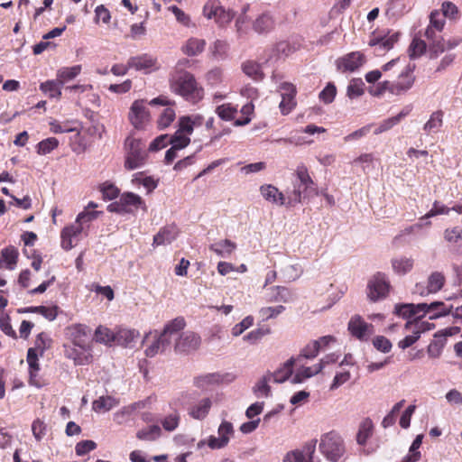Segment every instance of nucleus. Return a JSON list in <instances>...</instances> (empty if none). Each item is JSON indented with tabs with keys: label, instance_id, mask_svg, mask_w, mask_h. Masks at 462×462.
Listing matches in <instances>:
<instances>
[{
	"label": "nucleus",
	"instance_id": "f257e3e1",
	"mask_svg": "<svg viewBox=\"0 0 462 462\" xmlns=\"http://www.w3.org/2000/svg\"><path fill=\"white\" fill-rule=\"evenodd\" d=\"M170 88L171 92L193 104L198 103L204 96V90L194 76L185 70H176L171 75Z\"/></svg>",
	"mask_w": 462,
	"mask_h": 462
},
{
	"label": "nucleus",
	"instance_id": "f03ea898",
	"mask_svg": "<svg viewBox=\"0 0 462 462\" xmlns=\"http://www.w3.org/2000/svg\"><path fill=\"white\" fill-rule=\"evenodd\" d=\"M185 326L186 322L183 318H176L167 323L160 334L155 331L153 342L145 349L146 356L153 357L171 349L172 337H175L177 333L181 331Z\"/></svg>",
	"mask_w": 462,
	"mask_h": 462
},
{
	"label": "nucleus",
	"instance_id": "7ed1b4c3",
	"mask_svg": "<svg viewBox=\"0 0 462 462\" xmlns=\"http://www.w3.org/2000/svg\"><path fill=\"white\" fill-rule=\"evenodd\" d=\"M452 306H447L442 301H434L430 304L427 303H408L395 306V313L403 318H411L421 314H430V319H436L451 312Z\"/></svg>",
	"mask_w": 462,
	"mask_h": 462
},
{
	"label": "nucleus",
	"instance_id": "20e7f679",
	"mask_svg": "<svg viewBox=\"0 0 462 462\" xmlns=\"http://www.w3.org/2000/svg\"><path fill=\"white\" fill-rule=\"evenodd\" d=\"M313 185L314 182L306 166H298L292 180V189L287 191L288 205L294 206L301 202L302 199L307 196L308 191L312 189Z\"/></svg>",
	"mask_w": 462,
	"mask_h": 462
},
{
	"label": "nucleus",
	"instance_id": "39448f33",
	"mask_svg": "<svg viewBox=\"0 0 462 462\" xmlns=\"http://www.w3.org/2000/svg\"><path fill=\"white\" fill-rule=\"evenodd\" d=\"M202 124V116H183L178 120V128L172 135H169L170 143L175 148H185L190 143V135L194 127Z\"/></svg>",
	"mask_w": 462,
	"mask_h": 462
},
{
	"label": "nucleus",
	"instance_id": "423d86ee",
	"mask_svg": "<svg viewBox=\"0 0 462 462\" xmlns=\"http://www.w3.org/2000/svg\"><path fill=\"white\" fill-rule=\"evenodd\" d=\"M125 167L133 171L144 165L147 158L145 144L140 139L129 136L125 142Z\"/></svg>",
	"mask_w": 462,
	"mask_h": 462
},
{
	"label": "nucleus",
	"instance_id": "0eeeda50",
	"mask_svg": "<svg viewBox=\"0 0 462 462\" xmlns=\"http://www.w3.org/2000/svg\"><path fill=\"white\" fill-rule=\"evenodd\" d=\"M319 450L327 459L336 462L346 451L344 439L334 430L325 433L320 438Z\"/></svg>",
	"mask_w": 462,
	"mask_h": 462
},
{
	"label": "nucleus",
	"instance_id": "6e6552de",
	"mask_svg": "<svg viewBox=\"0 0 462 462\" xmlns=\"http://www.w3.org/2000/svg\"><path fill=\"white\" fill-rule=\"evenodd\" d=\"M217 435V437L209 436L207 440H199L197 443V448L201 449L205 445H208L211 449H220L226 447L234 435L233 424L227 420H223L218 426Z\"/></svg>",
	"mask_w": 462,
	"mask_h": 462
},
{
	"label": "nucleus",
	"instance_id": "1a4fd4ad",
	"mask_svg": "<svg viewBox=\"0 0 462 462\" xmlns=\"http://www.w3.org/2000/svg\"><path fill=\"white\" fill-rule=\"evenodd\" d=\"M149 105L150 106H165V108H163L158 118H157V126L159 129L161 130H164L166 129L167 127H169L171 123L174 122V120L176 119V112H175V109H174V106H175V101L170 99L168 97L166 96H159L153 99H152L150 102H149Z\"/></svg>",
	"mask_w": 462,
	"mask_h": 462
},
{
	"label": "nucleus",
	"instance_id": "9d476101",
	"mask_svg": "<svg viewBox=\"0 0 462 462\" xmlns=\"http://www.w3.org/2000/svg\"><path fill=\"white\" fill-rule=\"evenodd\" d=\"M415 64H408L400 73L396 81H384V87L390 88V93L395 96L406 93L414 84L413 71Z\"/></svg>",
	"mask_w": 462,
	"mask_h": 462
},
{
	"label": "nucleus",
	"instance_id": "9b49d317",
	"mask_svg": "<svg viewBox=\"0 0 462 462\" xmlns=\"http://www.w3.org/2000/svg\"><path fill=\"white\" fill-rule=\"evenodd\" d=\"M390 289L389 281L384 273H377L368 282L366 293L371 301H378L384 299Z\"/></svg>",
	"mask_w": 462,
	"mask_h": 462
},
{
	"label": "nucleus",
	"instance_id": "f8f14e48",
	"mask_svg": "<svg viewBox=\"0 0 462 462\" xmlns=\"http://www.w3.org/2000/svg\"><path fill=\"white\" fill-rule=\"evenodd\" d=\"M128 118L135 129H145L151 121V115L143 99L133 102L130 107Z\"/></svg>",
	"mask_w": 462,
	"mask_h": 462
},
{
	"label": "nucleus",
	"instance_id": "ddd939ff",
	"mask_svg": "<svg viewBox=\"0 0 462 462\" xmlns=\"http://www.w3.org/2000/svg\"><path fill=\"white\" fill-rule=\"evenodd\" d=\"M172 340L175 341L174 349L179 353L196 350L201 343L200 337L193 331H179Z\"/></svg>",
	"mask_w": 462,
	"mask_h": 462
},
{
	"label": "nucleus",
	"instance_id": "4468645a",
	"mask_svg": "<svg viewBox=\"0 0 462 462\" xmlns=\"http://www.w3.org/2000/svg\"><path fill=\"white\" fill-rule=\"evenodd\" d=\"M143 200L140 196L134 193H125L123 194L118 201L113 202L108 205L107 209L110 212L116 213H129L132 211V208H137Z\"/></svg>",
	"mask_w": 462,
	"mask_h": 462
},
{
	"label": "nucleus",
	"instance_id": "2eb2a0df",
	"mask_svg": "<svg viewBox=\"0 0 462 462\" xmlns=\"http://www.w3.org/2000/svg\"><path fill=\"white\" fill-rule=\"evenodd\" d=\"M316 439L309 441L301 449L287 453L282 462H312V456L316 451Z\"/></svg>",
	"mask_w": 462,
	"mask_h": 462
},
{
	"label": "nucleus",
	"instance_id": "dca6fc26",
	"mask_svg": "<svg viewBox=\"0 0 462 462\" xmlns=\"http://www.w3.org/2000/svg\"><path fill=\"white\" fill-rule=\"evenodd\" d=\"M348 330L353 337L360 340H365L374 333V327L365 322L360 316L356 315L349 320Z\"/></svg>",
	"mask_w": 462,
	"mask_h": 462
},
{
	"label": "nucleus",
	"instance_id": "f3484780",
	"mask_svg": "<svg viewBox=\"0 0 462 462\" xmlns=\"http://www.w3.org/2000/svg\"><path fill=\"white\" fill-rule=\"evenodd\" d=\"M84 226L82 223L78 222L76 218L75 222L61 231V246L65 250H70L74 247V242H77L78 236L83 232Z\"/></svg>",
	"mask_w": 462,
	"mask_h": 462
},
{
	"label": "nucleus",
	"instance_id": "a211bd4d",
	"mask_svg": "<svg viewBox=\"0 0 462 462\" xmlns=\"http://www.w3.org/2000/svg\"><path fill=\"white\" fill-rule=\"evenodd\" d=\"M399 40V33L393 32L387 35H377L373 33L370 37L368 44L376 47V51L384 52L391 50L394 43Z\"/></svg>",
	"mask_w": 462,
	"mask_h": 462
},
{
	"label": "nucleus",
	"instance_id": "6ab92c4d",
	"mask_svg": "<svg viewBox=\"0 0 462 462\" xmlns=\"http://www.w3.org/2000/svg\"><path fill=\"white\" fill-rule=\"evenodd\" d=\"M128 67L149 73L153 69H157L158 64L155 58L148 54H143L130 58L128 60Z\"/></svg>",
	"mask_w": 462,
	"mask_h": 462
},
{
	"label": "nucleus",
	"instance_id": "aec40b11",
	"mask_svg": "<svg viewBox=\"0 0 462 462\" xmlns=\"http://www.w3.org/2000/svg\"><path fill=\"white\" fill-rule=\"evenodd\" d=\"M365 62L364 55L359 51L351 52L337 60V69L341 71L353 72Z\"/></svg>",
	"mask_w": 462,
	"mask_h": 462
},
{
	"label": "nucleus",
	"instance_id": "412c9836",
	"mask_svg": "<svg viewBox=\"0 0 462 462\" xmlns=\"http://www.w3.org/2000/svg\"><path fill=\"white\" fill-rule=\"evenodd\" d=\"M64 355L67 358L74 361L76 365H84L90 360V354L87 350V346L79 347L73 346H64Z\"/></svg>",
	"mask_w": 462,
	"mask_h": 462
},
{
	"label": "nucleus",
	"instance_id": "4be33fe9",
	"mask_svg": "<svg viewBox=\"0 0 462 462\" xmlns=\"http://www.w3.org/2000/svg\"><path fill=\"white\" fill-rule=\"evenodd\" d=\"M445 283V276L443 273L439 272L432 273L428 278V283L426 291L421 290L422 286L420 284L416 285V292L424 296L430 293H436L440 291Z\"/></svg>",
	"mask_w": 462,
	"mask_h": 462
},
{
	"label": "nucleus",
	"instance_id": "5701e85b",
	"mask_svg": "<svg viewBox=\"0 0 462 462\" xmlns=\"http://www.w3.org/2000/svg\"><path fill=\"white\" fill-rule=\"evenodd\" d=\"M260 193L263 198L273 204H277L280 206L288 205L287 196H285L282 192L279 191V189L271 185L264 184L260 187Z\"/></svg>",
	"mask_w": 462,
	"mask_h": 462
},
{
	"label": "nucleus",
	"instance_id": "b1692460",
	"mask_svg": "<svg viewBox=\"0 0 462 462\" xmlns=\"http://www.w3.org/2000/svg\"><path fill=\"white\" fill-rule=\"evenodd\" d=\"M296 358L291 357L279 366L273 373H268L273 379V383H282L288 380L293 372V365L296 363Z\"/></svg>",
	"mask_w": 462,
	"mask_h": 462
},
{
	"label": "nucleus",
	"instance_id": "393cba45",
	"mask_svg": "<svg viewBox=\"0 0 462 462\" xmlns=\"http://www.w3.org/2000/svg\"><path fill=\"white\" fill-rule=\"evenodd\" d=\"M18 250L14 246H8L0 252V268L13 271L17 264Z\"/></svg>",
	"mask_w": 462,
	"mask_h": 462
},
{
	"label": "nucleus",
	"instance_id": "a878e982",
	"mask_svg": "<svg viewBox=\"0 0 462 462\" xmlns=\"http://www.w3.org/2000/svg\"><path fill=\"white\" fill-rule=\"evenodd\" d=\"M178 236L176 226H166L162 227L153 237V245H165L172 243Z\"/></svg>",
	"mask_w": 462,
	"mask_h": 462
},
{
	"label": "nucleus",
	"instance_id": "bb28decb",
	"mask_svg": "<svg viewBox=\"0 0 462 462\" xmlns=\"http://www.w3.org/2000/svg\"><path fill=\"white\" fill-rule=\"evenodd\" d=\"M68 330L73 345L79 347L87 346V337L89 332L88 327L77 324L69 327Z\"/></svg>",
	"mask_w": 462,
	"mask_h": 462
},
{
	"label": "nucleus",
	"instance_id": "cd10ccee",
	"mask_svg": "<svg viewBox=\"0 0 462 462\" xmlns=\"http://www.w3.org/2000/svg\"><path fill=\"white\" fill-rule=\"evenodd\" d=\"M266 297L267 300L270 302L288 303L293 300V294L291 291L283 286L272 287Z\"/></svg>",
	"mask_w": 462,
	"mask_h": 462
},
{
	"label": "nucleus",
	"instance_id": "c85d7f7f",
	"mask_svg": "<svg viewBox=\"0 0 462 462\" xmlns=\"http://www.w3.org/2000/svg\"><path fill=\"white\" fill-rule=\"evenodd\" d=\"M206 47V41L199 38L191 37L186 41L181 47L184 54L189 57L198 56L201 54Z\"/></svg>",
	"mask_w": 462,
	"mask_h": 462
},
{
	"label": "nucleus",
	"instance_id": "c756f323",
	"mask_svg": "<svg viewBox=\"0 0 462 462\" xmlns=\"http://www.w3.org/2000/svg\"><path fill=\"white\" fill-rule=\"evenodd\" d=\"M204 15L211 19L218 14H225L224 21H231L233 18V14L229 12H226L221 5L218 0H208L203 7Z\"/></svg>",
	"mask_w": 462,
	"mask_h": 462
},
{
	"label": "nucleus",
	"instance_id": "7c9ffc66",
	"mask_svg": "<svg viewBox=\"0 0 462 462\" xmlns=\"http://www.w3.org/2000/svg\"><path fill=\"white\" fill-rule=\"evenodd\" d=\"M211 406V400L209 398H203L189 409V414L195 420H204L208 416Z\"/></svg>",
	"mask_w": 462,
	"mask_h": 462
},
{
	"label": "nucleus",
	"instance_id": "2f4dec72",
	"mask_svg": "<svg viewBox=\"0 0 462 462\" xmlns=\"http://www.w3.org/2000/svg\"><path fill=\"white\" fill-rule=\"evenodd\" d=\"M138 337L139 332L135 329L121 328L116 333L115 343L125 347H133Z\"/></svg>",
	"mask_w": 462,
	"mask_h": 462
},
{
	"label": "nucleus",
	"instance_id": "473e14b6",
	"mask_svg": "<svg viewBox=\"0 0 462 462\" xmlns=\"http://www.w3.org/2000/svg\"><path fill=\"white\" fill-rule=\"evenodd\" d=\"M420 314L409 318L411 320L405 324V329L415 331L418 335L430 331L434 328V324L420 319Z\"/></svg>",
	"mask_w": 462,
	"mask_h": 462
},
{
	"label": "nucleus",
	"instance_id": "72a5a7b5",
	"mask_svg": "<svg viewBox=\"0 0 462 462\" xmlns=\"http://www.w3.org/2000/svg\"><path fill=\"white\" fill-rule=\"evenodd\" d=\"M321 372V366L320 365H312V366H302L299 369H297L295 374L291 377V383H302L307 379L318 374Z\"/></svg>",
	"mask_w": 462,
	"mask_h": 462
},
{
	"label": "nucleus",
	"instance_id": "f704fd0d",
	"mask_svg": "<svg viewBox=\"0 0 462 462\" xmlns=\"http://www.w3.org/2000/svg\"><path fill=\"white\" fill-rule=\"evenodd\" d=\"M146 405V401H139L133 402L127 406L123 407L120 411L115 413L114 420L116 423L122 424L125 421V417H129L138 410L143 409Z\"/></svg>",
	"mask_w": 462,
	"mask_h": 462
},
{
	"label": "nucleus",
	"instance_id": "c9c22d12",
	"mask_svg": "<svg viewBox=\"0 0 462 462\" xmlns=\"http://www.w3.org/2000/svg\"><path fill=\"white\" fill-rule=\"evenodd\" d=\"M236 248V245L231 240L225 239L212 244L209 249L222 258L229 257Z\"/></svg>",
	"mask_w": 462,
	"mask_h": 462
},
{
	"label": "nucleus",
	"instance_id": "e433bc0d",
	"mask_svg": "<svg viewBox=\"0 0 462 462\" xmlns=\"http://www.w3.org/2000/svg\"><path fill=\"white\" fill-rule=\"evenodd\" d=\"M391 263L393 272L399 275L410 273L414 265V260L405 256L393 258Z\"/></svg>",
	"mask_w": 462,
	"mask_h": 462
},
{
	"label": "nucleus",
	"instance_id": "4c0bfd02",
	"mask_svg": "<svg viewBox=\"0 0 462 462\" xmlns=\"http://www.w3.org/2000/svg\"><path fill=\"white\" fill-rule=\"evenodd\" d=\"M81 69V65L62 67L57 71V79L63 86L66 82H69L77 78L80 74Z\"/></svg>",
	"mask_w": 462,
	"mask_h": 462
},
{
	"label": "nucleus",
	"instance_id": "58836bf2",
	"mask_svg": "<svg viewBox=\"0 0 462 462\" xmlns=\"http://www.w3.org/2000/svg\"><path fill=\"white\" fill-rule=\"evenodd\" d=\"M62 85L56 79L55 80H47L40 85V89L50 98L60 99L61 97Z\"/></svg>",
	"mask_w": 462,
	"mask_h": 462
},
{
	"label": "nucleus",
	"instance_id": "ea45409f",
	"mask_svg": "<svg viewBox=\"0 0 462 462\" xmlns=\"http://www.w3.org/2000/svg\"><path fill=\"white\" fill-rule=\"evenodd\" d=\"M374 430L373 421L370 419L364 420L359 426L358 432L356 434V442L360 446L366 444L368 439L372 436Z\"/></svg>",
	"mask_w": 462,
	"mask_h": 462
},
{
	"label": "nucleus",
	"instance_id": "a19ab883",
	"mask_svg": "<svg viewBox=\"0 0 462 462\" xmlns=\"http://www.w3.org/2000/svg\"><path fill=\"white\" fill-rule=\"evenodd\" d=\"M118 404V401L112 396H101L92 403V409L97 412L108 411Z\"/></svg>",
	"mask_w": 462,
	"mask_h": 462
},
{
	"label": "nucleus",
	"instance_id": "79ce46f5",
	"mask_svg": "<svg viewBox=\"0 0 462 462\" xmlns=\"http://www.w3.org/2000/svg\"><path fill=\"white\" fill-rule=\"evenodd\" d=\"M273 382L272 377L269 374H266L262 378L258 380V382L254 386V393L259 398L268 397L270 395V386L269 383Z\"/></svg>",
	"mask_w": 462,
	"mask_h": 462
},
{
	"label": "nucleus",
	"instance_id": "37998d69",
	"mask_svg": "<svg viewBox=\"0 0 462 462\" xmlns=\"http://www.w3.org/2000/svg\"><path fill=\"white\" fill-rule=\"evenodd\" d=\"M443 124V113L441 111L433 112L430 119L424 125V130L428 134L437 133Z\"/></svg>",
	"mask_w": 462,
	"mask_h": 462
},
{
	"label": "nucleus",
	"instance_id": "c03bdc74",
	"mask_svg": "<svg viewBox=\"0 0 462 462\" xmlns=\"http://www.w3.org/2000/svg\"><path fill=\"white\" fill-rule=\"evenodd\" d=\"M161 433L162 430L158 425H152L138 430L136 438L141 440L153 441L161 436Z\"/></svg>",
	"mask_w": 462,
	"mask_h": 462
},
{
	"label": "nucleus",
	"instance_id": "a18cd8bd",
	"mask_svg": "<svg viewBox=\"0 0 462 462\" xmlns=\"http://www.w3.org/2000/svg\"><path fill=\"white\" fill-rule=\"evenodd\" d=\"M242 69L245 75L252 78L254 80H262L263 79V73L261 66L252 60H248L243 63Z\"/></svg>",
	"mask_w": 462,
	"mask_h": 462
},
{
	"label": "nucleus",
	"instance_id": "49530a36",
	"mask_svg": "<svg viewBox=\"0 0 462 462\" xmlns=\"http://www.w3.org/2000/svg\"><path fill=\"white\" fill-rule=\"evenodd\" d=\"M273 25V17L269 14H263L255 20L254 23V29L257 32L263 33L271 30Z\"/></svg>",
	"mask_w": 462,
	"mask_h": 462
},
{
	"label": "nucleus",
	"instance_id": "de8ad7c7",
	"mask_svg": "<svg viewBox=\"0 0 462 462\" xmlns=\"http://www.w3.org/2000/svg\"><path fill=\"white\" fill-rule=\"evenodd\" d=\"M95 340L104 344L116 342V333L106 327L99 326L95 331Z\"/></svg>",
	"mask_w": 462,
	"mask_h": 462
},
{
	"label": "nucleus",
	"instance_id": "09e8293b",
	"mask_svg": "<svg viewBox=\"0 0 462 462\" xmlns=\"http://www.w3.org/2000/svg\"><path fill=\"white\" fill-rule=\"evenodd\" d=\"M237 108L230 103L217 106L216 114L224 121H231L235 118Z\"/></svg>",
	"mask_w": 462,
	"mask_h": 462
},
{
	"label": "nucleus",
	"instance_id": "8fccbe9b",
	"mask_svg": "<svg viewBox=\"0 0 462 462\" xmlns=\"http://www.w3.org/2000/svg\"><path fill=\"white\" fill-rule=\"evenodd\" d=\"M446 51V42L442 37L429 42V57L430 59H437Z\"/></svg>",
	"mask_w": 462,
	"mask_h": 462
},
{
	"label": "nucleus",
	"instance_id": "3c124183",
	"mask_svg": "<svg viewBox=\"0 0 462 462\" xmlns=\"http://www.w3.org/2000/svg\"><path fill=\"white\" fill-rule=\"evenodd\" d=\"M427 50V43L419 38H414L409 47V55L411 59L420 57Z\"/></svg>",
	"mask_w": 462,
	"mask_h": 462
},
{
	"label": "nucleus",
	"instance_id": "603ef678",
	"mask_svg": "<svg viewBox=\"0 0 462 462\" xmlns=\"http://www.w3.org/2000/svg\"><path fill=\"white\" fill-rule=\"evenodd\" d=\"M364 82L361 79H353L347 87V97L349 98H356L364 93Z\"/></svg>",
	"mask_w": 462,
	"mask_h": 462
},
{
	"label": "nucleus",
	"instance_id": "864d4df0",
	"mask_svg": "<svg viewBox=\"0 0 462 462\" xmlns=\"http://www.w3.org/2000/svg\"><path fill=\"white\" fill-rule=\"evenodd\" d=\"M450 210H452V208H448L441 202L435 201L433 203L431 209L428 213H426L422 217H420V221L429 219L430 217H433L438 215H448Z\"/></svg>",
	"mask_w": 462,
	"mask_h": 462
},
{
	"label": "nucleus",
	"instance_id": "5fc2aeb1",
	"mask_svg": "<svg viewBox=\"0 0 462 462\" xmlns=\"http://www.w3.org/2000/svg\"><path fill=\"white\" fill-rule=\"evenodd\" d=\"M421 441L422 436L418 435L410 448V453L403 458L402 462H415L420 459V453L418 451V449L421 445Z\"/></svg>",
	"mask_w": 462,
	"mask_h": 462
},
{
	"label": "nucleus",
	"instance_id": "6e6d98bb",
	"mask_svg": "<svg viewBox=\"0 0 462 462\" xmlns=\"http://www.w3.org/2000/svg\"><path fill=\"white\" fill-rule=\"evenodd\" d=\"M58 145L59 141L54 137L44 139L37 144V152L42 155L48 154L57 148Z\"/></svg>",
	"mask_w": 462,
	"mask_h": 462
},
{
	"label": "nucleus",
	"instance_id": "4d7b16f0",
	"mask_svg": "<svg viewBox=\"0 0 462 462\" xmlns=\"http://www.w3.org/2000/svg\"><path fill=\"white\" fill-rule=\"evenodd\" d=\"M27 363L29 365V373L31 375V382L32 383V376L34 373H38L40 370L39 363H38V354L36 349L29 348L27 352L26 357Z\"/></svg>",
	"mask_w": 462,
	"mask_h": 462
},
{
	"label": "nucleus",
	"instance_id": "13d9d810",
	"mask_svg": "<svg viewBox=\"0 0 462 462\" xmlns=\"http://www.w3.org/2000/svg\"><path fill=\"white\" fill-rule=\"evenodd\" d=\"M222 382V377L218 374H208L204 376L198 377L196 379V384L198 387H207L212 384H217Z\"/></svg>",
	"mask_w": 462,
	"mask_h": 462
},
{
	"label": "nucleus",
	"instance_id": "bf43d9fd",
	"mask_svg": "<svg viewBox=\"0 0 462 462\" xmlns=\"http://www.w3.org/2000/svg\"><path fill=\"white\" fill-rule=\"evenodd\" d=\"M350 378H351V374L348 370L343 369L339 372H337L334 376V379L330 384L329 389L331 391L337 389L338 387H340L341 385H343L344 383L348 382L350 380Z\"/></svg>",
	"mask_w": 462,
	"mask_h": 462
},
{
	"label": "nucleus",
	"instance_id": "052dcab7",
	"mask_svg": "<svg viewBox=\"0 0 462 462\" xmlns=\"http://www.w3.org/2000/svg\"><path fill=\"white\" fill-rule=\"evenodd\" d=\"M282 100L279 104V108L283 116L289 115L297 105L296 98L293 97H286V96H281Z\"/></svg>",
	"mask_w": 462,
	"mask_h": 462
},
{
	"label": "nucleus",
	"instance_id": "680f3d73",
	"mask_svg": "<svg viewBox=\"0 0 462 462\" xmlns=\"http://www.w3.org/2000/svg\"><path fill=\"white\" fill-rule=\"evenodd\" d=\"M162 425L167 431L175 430L180 423V415L178 412H172L162 420Z\"/></svg>",
	"mask_w": 462,
	"mask_h": 462
},
{
	"label": "nucleus",
	"instance_id": "e2e57ef3",
	"mask_svg": "<svg viewBox=\"0 0 462 462\" xmlns=\"http://www.w3.org/2000/svg\"><path fill=\"white\" fill-rule=\"evenodd\" d=\"M284 310L285 308L282 305H278L274 307H265L260 310V315L263 318V319H270L276 318Z\"/></svg>",
	"mask_w": 462,
	"mask_h": 462
},
{
	"label": "nucleus",
	"instance_id": "0e129e2a",
	"mask_svg": "<svg viewBox=\"0 0 462 462\" xmlns=\"http://www.w3.org/2000/svg\"><path fill=\"white\" fill-rule=\"evenodd\" d=\"M106 128L103 124H100L96 121H92L91 125L85 128V132L87 134L93 138L101 139L103 136V134L105 133Z\"/></svg>",
	"mask_w": 462,
	"mask_h": 462
},
{
	"label": "nucleus",
	"instance_id": "69168bd1",
	"mask_svg": "<svg viewBox=\"0 0 462 462\" xmlns=\"http://www.w3.org/2000/svg\"><path fill=\"white\" fill-rule=\"evenodd\" d=\"M254 324V318L252 316L245 317L241 322L236 324L232 328V335L234 337L240 336L245 330L252 327Z\"/></svg>",
	"mask_w": 462,
	"mask_h": 462
},
{
	"label": "nucleus",
	"instance_id": "338daca9",
	"mask_svg": "<svg viewBox=\"0 0 462 462\" xmlns=\"http://www.w3.org/2000/svg\"><path fill=\"white\" fill-rule=\"evenodd\" d=\"M374 157L370 153H365L360 155L354 161V163L362 164V169L365 173L370 172L371 170L374 168Z\"/></svg>",
	"mask_w": 462,
	"mask_h": 462
},
{
	"label": "nucleus",
	"instance_id": "774afa93",
	"mask_svg": "<svg viewBox=\"0 0 462 462\" xmlns=\"http://www.w3.org/2000/svg\"><path fill=\"white\" fill-rule=\"evenodd\" d=\"M97 448V444L93 440H82L79 442L75 447V452L78 456L81 457L88 452L94 450Z\"/></svg>",
	"mask_w": 462,
	"mask_h": 462
}]
</instances>
